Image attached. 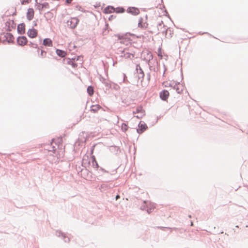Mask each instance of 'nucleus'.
<instances>
[{
  "mask_svg": "<svg viewBox=\"0 0 248 248\" xmlns=\"http://www.w3.org/2000/svg\"><path fill=\"white\" fill-rule=\"evenodd\" d=\"M77 171H78V173L79 174V171L81 173V176L82 177L85 179L88 178H92V172H91L90 170L87 169L85 167L84 168L80 169V167H79V169H77Z\"/></svg>",
  "mask_w": 248,
  "mask_h": 248,
  "instance_id": "nucleus-1",
  "label": "nucleus"
},
{
  "mask_svg": "<svg viewBox=\"0 0 248 248\" xmlns=\"http://www.w3.org/2000/svg\"><path fill=\"white\" fill-rule=\"evenodd\" d=\"M79 21V19L76 17H71L66 22L67 26L70 29H74L77 27Z\"/></svg>",
  "mask_w": 248,
  "mask_h": 248,
  "instance_id": "nucleus-2",
  "label": "nucleus"
},
{
  "mask_svg": "<svg viewBox=\"0 0 248 248\" xmlns=\"http://www.w3.org/2000/svg\"><path fill=\"white\" fill-rule=\"evenodd\" d=\"M16 42L18 45L22 46L27 45L28 39L25 36H19L17 38Z\"/></svg>",
  "mask_w": 248,
  "mask_h": 248,
  "instance_id": "nucleus-3",
  "label": "nucleus"
},
{
  "mask_svg": "<svg viewBox=\"0 0 248 248\" xmlns=\"http://www.w3.org/2000/svg\"><path fill=\"white\" fill-rule=\"evenodd\" d=\"M148 128L147 124L143 122L140 121V123L138 124V128L137 129V132L139 134H142L144 131H145Z\"/></svg>",
  "mask_w": 248,
  "mask_h": 248,
  "instance_id": "nucleus-4",
  "label": "nucleus"
},
{
  "mask_svg": "<svg viewBox=\"0 0 248 248\" xmlns=\"http://www.w3.org/2000/svg\"><path fill=\"white\" fill-rule=\"evenodd\" d=\"M55 234L58 237H62V238L63 239V241L65 243H69L70 241V239L69 237H68L66 234L62 232L61 231L57 230L56 231Z\"/></svg>",
  "mask_w": 248,
  "mask_h": 248,
  "instance_id": "nucleus-5",
  "label": "nucleus"
},
{
  "mask_svg": "<svg viewBox=\"0 0 248 248\" xmlns=\"http://www.w3.org/2000/svg\"><path fill=\"white\" fill-rule=\"evenodd\" d=\"M4 37L5 39L3 40V43H4L5 41H6L8 44L14 43V37L11 33H6L4 34Z\"/></svg>",
  "mask_w": 248,
  "mask_h": 248,
  "instance_id": "nucleus-6",
  "label": "nucleus"
},
{
  "mask_svg": "<svg viewBox=\"0 0 248 248\" xmlns=\"http://www.w3.org/2000/svg\"><path fill=\"white\" fill-rule=\"evenodd\" d=\"M63 62L68 64L71 65L72 67L76 68L78 66V64L75 62V58L70 59L69 58H66L63 59Z\"/></svg>",
  "mask_w": 248,
  "mask_h": 248,
  "instance_id": "nucleus-7",
  "label": "nucleus"
},
{
  "mask_svg": "<svg viewBox=\"0 0 248 248\" xmlns=\"http://www.w3.org/2000/svg\"><path fill=\"white\" fill-rule=\"evenodd\" d=\"M27 35L30 38H34L38 35V31L32 27L31 29H30L28 31Z\"/></svg>",
  "mask_w": 248,
  "mask_h": 248,
  "instance_id": "nucleus-8",
  "label": "nucleus"
},
{
  "mask_svg": "<svg viewBox=\"0 0 248 248\" xmlns=\"http://www.w3.org/2000/svg\"><path fill=\"white\" fill-rule=\"evenodd\" d=\"M127 12L134 16H137L140 13V10L135 7H129L126 10Z\"/></svg>",
  "mask_w": 248,
  "mask_h": 248,
  "instance_id": "nucleus-9",
  "label": "nucleus"
},
{
  "mask_svg": "<svg viewBox=\"0 0 248 248\" xmlns=\"http://www.w3.org/2000/svg\"><path fill=\"white\" fill-rule=\"evenodd\" d=\"M169 96V92L166 90H163L159 93L160 99L163 101H167Z\"/></svg>",
  "mask_w": 248,
  "mask_h": 248,
  "instance_id": "nucleus-10",
  "label": "nucleus"
},
{
  "mask_svg": "<svg viewBox=\"0 0 248 248\" xmlns=\"http://www.w3.org/2000/svg\"><path fill=\"white\" fill-rule=\"evenodd\" d=\"M173 89L175 90L178 93H181L184 90V86L179 82H176Z\"/></svg>",
  "mask_w": 248,
  "mask_h": 248,
  "instance_id": "nucleus-11",
  "label": "nucleus"
},
{
  "mask_svg": "<svg viewBox=\"0 0 248 248\" xmlns=\"http://www.w3.org/2000/svg\"><path fill=\"white\" fill-rule=\"evenodd\" d=\"M17 31L19 34L22 35L25 33V24L24 23L17 25Z\"/></svg>",
  "mask_w": 248,
  "mask_h": 248,
  "instance_id": "nucleus-12",
  "label": "nucleus"
},
{
  "mask_svg": "<svg viewBox=\"0 0 248 248\" xmlns=\"http://www.w3.org/2000/svg\"><path fill=\"white\" fill-rule=\"evenodd\" d=\"M34 15V11L32 8H29L28 9L27 14H26V17L28 20L31 21V20L33 17Z\"/></svg>",
  "mask_w": 248,
  "mask_h": 248,
  "instance_id": "nucleus-13",
  "label": "nucleus"
},
{
  "mask_svg": "<svg viewBox=\"0 0 248 248\" xmlns=\"http://www.w3.org/2000/svg\"><path fill=\"white\" fill-rule=\"evenodd\" d=\"M162 33H165V35L168 36L167 37L171 38L173 33V31L170 28H167V29H165V31H162Z\"/></svg>",
  "mask_w": 248,
  "mask_h": 248,
  "instance_id": "nucleus-14",
  "label": "nucleus"
},
{
  "mask_svg": "<svg viewBox=\"0 0 248 248\" xmlns=\"http://www.w3.org/2000/svg\"><path fill=\"white\" fill-rule=\"evenodd\" d=\"M42 44L46 46H52V41L50 38H46L43 40Z\"/></svg>",
  "mask_w": 248,
  "mask_h": 248,
  "instance_id": "nucleus-15",
  "label": "nucleus"
},
{
  "mask_svg": "<svg viewBox=\"0 0 248 248\" xmlns=\"http://www.w3.org/2000/svg\"><path fill=\"white\" fill-rule=\"evenodd\" d=\"M114 10L115 8L113 6L108 5L104 8V13L105 14H110L114 12Z\"/></svg>",
  "mask_w": 248,
  "mask_h": 248,
  "instance_id": "nucleus-16",
  "label": "nucleus"
},
{
  "mask_svg": "<svg viewBox=\"0 0 248 248\" xmlns=\"http://www.w3.org/2000/svg\"><path fill=\"white\" fill-rule=\"evenodd\" d=\"M134 57V54L130 53L128 51V49H127V51L125 52L124 54L123 55V57L125 58V59H132Z\"/></svg>",
  "mask_w": 248,
  "mask_h": 248,
  "instance_id": "nucleus-17",
  "label": "nucleus"
},
{
  "mask_svg": "<svg viewBox=\"0 0 248 248\" xmlns=\"http://www.w3.org/2000/svg\"><path fill=\"white\" fill-rule=\"evenodd\" d=\"M91 159H92V166L96 168V170L99 168V166L97 163V162L96 160V158L94 155H92L91 156Z\"/></svg>",
  "mask_w": 248,
  "mask_h": 248,
  "instance_id": "nucleus-18",
  "label": "nucleus"
},
{
  "mask_svg": "<svg viewBox=\"0 0 248 248\" xmlns=\"http://www.w3.org/2000/svg\"><path fill=\"white\" fill-rule=\"evenodd\" d=\"M56 53L58 56L61 58H63L66 55V52L65 51L60 49H56Z\"/></svg>",
  "mask_w": 248,
  "mask_h": 248,
  "instance_id": "nucleus-19",
  "label": "nucleus"
},
{
  "mask_svg": "<svg viewBox=\"0 0 248 248\" xmlns=\"http://www.w3.org/2000/svg\"><path fill=\"white\" fill-rule=\"evenodd\" d=\"M110 151L114 154H118L120 152V148L117 146L110 147Z\"/></svg>",
  "mask_w": 248,
  "mask_h": 248,
  "instance_id": "nucleus-20",
  "label": "nucleus"
},
{
  "mask_svg": "<svg viewBox=\"0 0 248 248\" xmlns=\"http://www.w3.org/2000/svg\"><path fill=\"white\" fill-rule=\"evenodd\" d=\"M101 108H102V107L98 104L92 105L91 107V111L94 113H96Z\"/></svg>",
  "mask_w": 248,
  "mask_h": 248,
  "instance_id": "nucleus-21",
  "label": "nucleus"
},
{
  "mask_svg": "<svg viewBox=\"0 0 248 248\" xmlns=\"http://www.w3.org/2000/svg\"><path fill=\"white\" fill-rule=\"evenodd\" d=\"M98 171V173L99 175H102L104 173L108 174L109 175H111V174H109L108 171L105 170L102 167H99L98 169L96 170Z\"/></svg>",
  "mask_w": 248,
  "mask_h": 248,
  "instance_id": "nucleus-22",
  "label": "nucleus"
},
{
  "mask_svg": "<svg viewBox=\"0 0 248 248\" xmlns=\"http://www.w3.org/2000/svg\"><path fill=\"white\" fill-rule=\"evenodd\" d=\"M111 186L108 185V184L106 183H103L101 185L99 189L102 191V190H107L111 188Z\"/></svg>",
  "mask_w": 248,
  "mask_h": 248,
  "instance_id": "nucleus-23",
  "label": "nucleus"
},
{
  "mask_svg": "<svg viewBox=\"0 0 248 248\" xmlns=\"http://www.w3.org/2000/svg\"><path fill=\"white\" fill-rule=\"evenodd\" d=\"M165 27L166 26L163 24V22L162 21L157 24V30L162 32V31H165V29L163 30V29L165 28Z\"/></svg>",
  "mask_w": 248,
  "mask_h": 248,
  "instance_id": "nucleus-24",
  "label": "nucleus"
},
{
  "mask_svg": "<svg viewBox=\"0 0 248 248\" xmlns=\"http://www.w3.org/2000/svg\"><path fill=\"white\" fill-rule=\"evenodd\" d=\"M87 92L90 96H92L94 93V89L92 86H89L87 89Z\"/></svg>",
  "mask_w": 248,
  "mask_h": 248,
  "instance_id": "nucleus-25",
  "label": "nucleus"
},
{
  "mask_svg": "<svg viewBox=\"0 0 248 248\" xmlns=\"http://www.w3.org/2000/svg\"><path fill=\"white\" fill-rule=\"evenodd\" d=\"M45 16L47 20L51 19L53 17V14L50 11H48L45 14Z\"/></svg>",
  "mask_w": 248,
  "mask_h": 248,
  "instance_id": "nucleus-26",
  "label": "nucleus"
},
{
  "mask_svg": "<svg viewBox=\"0 0 248 248\" xmlns=\"http://www.w3.org/2000/svg\"><path fill=\"white\" fill-rule=\"evenodd\" d=\"M114 12L117 14L123 13L125 12V9L123 7H118L115 9Z\"/></svg>",
  "mask_w": 248,
  "mask_h": 248,
  "instance_id": "nucleus-27",
  "label": "nucleus"
},
{
  "mask_svg": "<svg viewBox=\"0 0 248 248\" xmlns=\"http://www.w3.org/2000/svg\"><path fill=\"white\" fill-rule=\"evenodd\" d=\"M136 71H137V74H144L143 71L139 64H136Z\"/></svg>",
  "mask_w": 248,
  "mask_h": 248,
  "instance_id": "nucleus-28",
  "label": "nucleus"
},
{
  "mask_svg": "<svg viewBox=\"0 0 248 248\" xmlns=\"http://www.w3.org/2000/svg\"><path fill=\"white\" fill-rule=\"evenodd\" d=\"M143 18L140 17L139 19V23H138V27L141 28V29H144L145 28V25L143 23Z\"/></svg>",
  "mask_w": 248,
  "mask_h": 248,
  "instance_id": "nucleus-29",
  "label": "nucleus"
},
{
  "mask_svg": "<svg viewBox=\"0 0 248 248\" xmlns=\"http://www.w3.org/2000/svg\"><path fill=\"white\" fill-rule=\"evenodd\" d=\"M127 48H125L123 49H119L117 50V54H119L121 57H123V55L124 54L125 52L127 51Z\"/></svg>",
  "mask_w": 248,
  "mask_h": 248,
  "instance_id": "nucleus-30",
  "label": "nucleus"
},
{
  "mask_svg": "<svg viewBox=\"0 0 248 248\" xmlns=\"http://www.w3.org/2000/svg\"><path fill=\"white\" fill-rule=\"evenodd\" d=\"M175 83H176V82H175L174 81H171L170 83L167 82L166 84L165 85V86L166 87H172L173 89L174 88V85Z\"/></svg>",
  "mask_w": 248,
  "mask_h": 248,
  "instance_id": "nucleus-31",
  "label": "nucleus"
},
{
  "mask_svg": "<svg viewBox=\"0 0 248 248\" xmlns=\"http://www.w3.org/2000/svg\"><path fill=\"white\" fill-rule=\"evenodd\" d=\"M128 128V126L126 124H125V123L122 124V126H121V129L123 131L125 132L126 130H127Z\"/></svg>",
  "mask_w": 248,
  "mask_h": 248,
  "instance_id": "nucleus-32",
  "label": "nucleus"
},
{
  "mask_svg": "<svg viewBox=\"0 0 248 248\" xmlns=\"http://www.w3.org/2000/svg\"><path fill=\"white\" fill-rule=\"evenodd\" d=\"M144 111V110H143L142 107H137L136 109V111H134L133 113H141V112H143Z\"/></svg>",
  "mask_w": 248,
  "mask_h": 248,
  "instance_id": "nucleus-33",
  "label": "nucleus"
},
{
  "mask_svg": "<svg viewBox=\"0 0 248 248\" xmlns=\"http://www.w3.org/2000/svg\"><path fill=\"white\" fill-rule=\"evenodd\" d=\"M46 52L44 50H41L40 53L39 54V56L41 58H45L46 57Z\"/></svg>",
  "mask_w": 248,
  "mask_h": 248,
  "instance_id": "nucleus-34",
  "label": "nucleus"
},
{
  "mask_svg": "<svg viewBox=\"0 0 248 248\" xmlns=\"http://www.w3.org/2000/svg\"><path fill=\"white\" fill-rule=\"evenodd\" d=\"M43 8H49V5L48 2H44L41 4V9Z\"/></svg>",
  "mask_w": 248,
  "mask_h": 248,
  "instance_id": "nucleus-35",
  "label": "nucleus"
},
{
  "mask_svg": "<svg viewBox=\"0 0 248 248\" xmlns=\"http://www.w3.org/2000/svg\"><path fill=\"white\" fill-rule=\"evenodd\" d=\"M147 201H144V204L143 205H142L141 206H140V209L142 210H146V208H147V205H146V203H147Z\"/></svg>",
  "mask_w": 248,
  "mask_h": 248,
  "instance_id": "nucleus-36",
  "label": "nucleus"
},
{
  "mask_svg": "<svg viewBox=\"0 0 248 248\" xmlns=\"http://www.w3.org/2000/svg\"><path fill=\"white\" fill-rule=\"evenodd\" d=\"M138 78L139 80H140V82L141 83L143 80V78L144 76V74H138Z\"/></svg>",
  "mask_w": 248,
  "mask_h": 248,
  "instance_id": "nucleus-37",
  "label": "nucleus"
},
{
  "mask_svg": "<svg viewBox=\"0 0 248 248\" xmlns=\"http://www.w3.org/2000/svg\"><path fill=\"white\" fill-rule=\"evenodd\" d=\"M29 45L33 48H37V44L36 43H34L32 42H30V44Z\"/></svg>",
  "mask_w": 248,
  "mask_h": 248,
  "instance_id": "nucleus-38",
  "label": "nucleus"
},
{
  "mask_svg": "<svg viewBox=\"0 0 248 248\" xmlns=\"http://www.w3.org/2000/svg\"><path fill=\"white\" fill-rule=\"evenodd\" d=\"M144 112L145 111H143L141 112V113H138L139 114L137 116H136V117L139 119L142 118V117L145 115Z\"/></svg>",
  "mask_w": 248,
  "mask_h": 248,
  "instance_id": "nucleus-39",
  "label": "nucleus"
},
{
  "mask_svg": "<svg viewBox=\"0 0 248 248\" xmlns=\"http://www.w3.org/2000/svg\"><path fill=\"white\" fill-rule=\"evenodd\" d=\"M10 27L12 29H15L16 27V24L15 23L14 20H11V24L10 25Z\"/></svg>",
  "mask_w": 248,
  "mask_h": 248,
  "instance_id": "nucleus-40",
  "label": "nucleus"
},
{
  "mask_svg": "<svg viewBox=\"0 0 248 248\" xmlns=\"http://www.w3.org/2000/svg\"><path fill=\"white\" fill-rule=\"evenodd\" d=\"M31 0H21V4L24 5L26 3H30L31 1Z\"/></svg>",
  "mask_w": 248,
  "mask_h": 248,
  "instance_id": "nucleus-41",
  "label": "nucleus"
},
{
  "mask_svg": "<svg viewBox=\"0 0 248 248\" xmlns=\"http://www.w3.org/2000/svg\"><path fill=\"white\" fill-rule=\"evenodd\" d=\"M116 17V16L114 15H110L108 17V20L111 21L113 19H115Z\"/></svg>",
  "mask_w": 248,
  "mask_h": 248,
  "instance_id": "nucleus-42",
  "label": "nucleus"
},
{
  "mask_svg": "<svg viewBox=\"0 0 248 248\" xmlns=\"http://www.w3.org/2000/svg\"><path fill=\"white\" fill-rule=\"evenodd\" d=\"M127 81V77H126L125 74L123 73V82H126Z\"/></svg>",
  "mask_w": 248,
  "mask_h": 248,
  "instance_id": "nucleus-43",
  "label": "nucleus"
},
{
  "mask_svg": "<svg viewBox=\"0 0 248 248\" xmlns=\"http://www.w3.org/2000/svg\"><path fill=\"white\" fill-rule=\"evenodd\" d=\"M147 212L148 214H150L153 210L154 208L152 207L147 208Z\"/></svg>",
  "mask_w": 248,
  "mask_h": 248,
  "instance_id": "nucleus-44",
  "label": "nucleus"
},
{
  "mask_svg": "<svg viewBox=\"0 0 248 248\" xmlns=\"http://www.w3.org/2000/svg\"><path fill=\"white\" fill-rule=\"evenodd\" d=\"M41 4L40 3H39L38 5H35V6H37L36 9L39 10L40 11H41L43 9H41V6H40Z\"/></svg>",
  "mask_w": 248,
  "mask_h": 248,
  "instance_id": "nucleus-45",
  "label": "nucleus"
},
{
  "mask_svg": "<svg viewBox=\"0 0 248 248\" xmlns=\"http://www.w3.org/2000/svg\"><path fill=\"white\" fill-rule=\"evenodd\" d=\"M11 24V20H9V21L6 22V23H5V26L6 27H10Z\"/></svg>",
  "mask_w": 248,
  "mask_h": 248,
  "instance_id": "nucleus-46",
  "label": "nucleus"
},
{
  "mask_svg": "<svg viewBox=\"0 0 248 248\" xmlns=\"http://www.w3.org/2000/svg\"><path fill=\"white\" fill-rule=\"evenodd\" d=\"M75 9L82 11V8L80 6H79V5L76 6Z\"/></svg>",
  "mask_w": 248,
  "mask_h": 248,
  "instance_id": "nucleus-47",
  "label": "nucleus"
},
{
  "mask_svg": "<svg viewBox=\"0 0 248 248\" xmlns=\"http://www.w3.org/2000/svg\"><path fill=\"white\" fill-rule=\"evenodd\" d=\"M95 146V145L94 144L93 146H92V147L91 148L90 152H91V154H92V155L93 154Z\"/></svg>",
  "mask_w": 248,
  "mask_h": 248,
  "instance_id": "nucleus-48",
  "label": "nucleus"
},
{
  "mask_svg": "<svg viewBox=\"0 0 248 248\" xmlns=\"http://www.w3.org/2000/svg\"><path fill=\"white\" fill-rule=\"evenodd\" d=\"M147 54H148V55H149V60L148 61V62H149L150 61V59H153V55L151 52H148Z\"/></svg>",
  "mask_w": 248,
  "mask_h": 248,
  "instance_id": "nucleus-49",
  "label": "nucleus"
},
{
  "mask_svg": "<svg viewBox=\"0 0 248 248\" xmlns=\"http://www.w3.org/2000/svg\"><path fill=\"white\" fill-rule=\"evenodd\" d=\"M37 52H38V53H39V51H40V50H43V47L42 46H39V47H38V46H37Z\"/></svg>",
  "mask_w": 248,
  "mask_h": 248,
  "instance_id": "nucleus-50",
  "label": "nucleus"
},
{
  "mask_svg": "<svg viewBox=\"0 0 248 248\" xmlns=\"http://www.w3.org/2000/svg\"><path fill=\"white\" fill-rule=\"evenodd\" d=\"M73 0H65V3L67 4H71V2Z\"/></svg>",
  "mask_w": 248,
  "mask_h": 248,
  "instance_id": "nucleus-51",
  "label": "nucleus"
},
{
  "mask_svg": "<svg viewBox=\"0 0 248 248\" xmlns=\"http://www.w3.org/2000/svg\"><path fill=\"white\" fill-rule=\"evenodd\" d=\"M6 31H12V28L11 27H7Z\"/></svg>",
  "mask_w": 248,
  "mask_h": 248,
  "instance_id": "nucleus-52",
  "label": "nucleus"
},
{
  "mask_svg": "<svg viewBox=\"0 0 248 248\" xmlns=\"http://www.w3.org/2000/svg\"><path fill=\"white\" fill-rule=\"evenodd\" d=\"M104 84H105V85L107 87H111L109 83H108V82H104Z\"/></svg>",
  "mask_w": 248,
  "mask_h": 248,
  "instance_id": "nucleus-53",
  "label": "nucleus"
},
{
  "mask_svg": "<svg viewBox=\"0 0 248 248\" xmlns=\"http://www.w3.org/2000/svg\"><path fill=\"white\" fill-rule=\"evenodd\" d=\"M157 228H160V229H161L162 230H164L165 229L167 228L166 227H157Z\"/></svg>",
  "mask_w": 248,
  "mask_h": 248,
  "instance_id": "nucleus-54",
  "label": "nucleus"
},
{
  "mask_svg": "<svg viewBox=\"0 0 248 248\" xmlns=\"http://www.w3.org/2000/svg\"><path fill=\"white\" fill-rule=\"evenodd\" d=\"M144 24L145 25V28L144 29H146L148 27V24L145 22L144 23Z\"/></svg>",
  "mask_w": 248,
  "mask_h": 248,
  "instance_id": "nucleus-55",
  "label": "nucleus"
},
{
  "mask_svg": "<svg viewBox=\"0 0 248 248\" xmlns=\"http://www.w3.org/2000/svg\"><path fill=\"white\" fill-rule=\"evenodd\" d=\"M165 13H166V14L165 15H166V16H168L170 18V16L169 15V14H168V12H167V10H165Z\"/></svg>",
  "mask_w": 248,
  "mask_h": 248,
  "instance_id": "nucleus-56",
  "label": "nucleus"
},
{
  "mask_svg": "<svg viewBox=\"0 0 248 248\" xmlns=\"http://www.w3.org/2000/svg\"><path fill=\"white\" fill-rule=\"evenodd\" d=\"M199 34H208L209 35H210L209 33L208 32H203V33H202L201 32H199Z\"/></svg>",
  "mask_w": 248,
  "mask_h": 248,
  "instance_id": "nucleus-57",
  "label": "nucleus"
},
{
  "mask_svg": "<svg viewBox=\"0 0 248 248\" xmlns=\"http://www.w3.org/2000/svg\"><path fill=\"white\" fill-rule=\"evenodd\" d=\"M147 78H148V80H149L150 79V73L148 74Z\"/></svg>",
  "mask_w": 248,
  "mask_h": 248,
  "instance_id": "nucleus-58",
  "label": "nucleus"
},
{
  "mask_svg": "<svg viewBox=\"0 0 248 248\" xmlns=\"http://www.w3.org/2000/svg\"><path fill=\"white\" fill-rule=\"evenodd\" d=\"M37 25V23L35 21H33V27L34 26H36Z\"/></svg>",
  "mask_w": 248,
  "mask_h": 248,
  "instance_id": "nucleus-59",
  "label": "nucleus"
},
{
  "mask_svg": "<svg viewBox=\"0 0 248 248\" xmlns=\"http://www.w3.org/2000/svg\"><path fill=\"white\" fill-rule=\"evenodd\" d=\"M111 181V180H110V179H106V181H105V182H110V181Z\"/></svg>",
  "mask_w": 248,
  "mask_h": 248,
  "instance_id": "nucleus-60",
  "label": "nucleus"
},
{
  "mask_svg": "<svg viewBox=\"0 0 248 248\" xmlns=\"http://www.w3.org/2000/svg\"><path fill=\"white\" fill-rule=\"evenodd\" d=\"M35 2H36L35 5H38V4H39V3H38V2H37V0H35Z\"/></svg>",
  "mask_w": 248,
  "mask_h": 248,
  "instance_id": "nucleus-61",
  "label": "nucleus"
},
{
  "mask_svg": "<svg viewBox=\"0 0 248 248\" xmlns=\"http://www.w3.org/2000/svg\"><path fill=\"white\" fill-rule=\"evenodd\" d=\"M181 77H182V80L183 79V73L181 72Z\"/></svg>",
  "mask_w": 248,
  "mask_h": 248,
  "instance_id": "nucleus-62",
  "label": "nucleus"
},
{
  "mask_svg": "<svg viewBox=\"0 0 248 248\" xmlns=\"http://www.w3.org/2000/svg\"><path fill=\"white\" fill-rule=\"evenodd\" d=\"M52 148H53V149H52L53 151H55V147L54 146H53Z\"/></svg>",
  "mask_w": 248,
  "mask_h": 248,
  "instance_id": "nucleus-63",
  "label": "nucleus"
},
{
  "mask_svg": "<svg viewBox=\"0 0 248 248\" xmlns=\"http://www.w3.org/2000/svg\"><path fill=\"white\" fill-rule=\"evenodd\" d=\"M119 197V195H117V196H116V199H117Z\"/></svg>",
  "mask_w": 248,
  "mask_h": 248,
  "instance_id": "nucleus-64",
  "label": "nucleus"
}]
</instances>
